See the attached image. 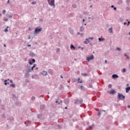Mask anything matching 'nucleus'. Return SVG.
I'll return each mask as SVG.
<instances>
[{
	"label": "nucleus",
	"instance_id": "f257e3e1",
	"mask_svg": "<svg viewBox=\"0 0 130 130\" xmlns=\"http://www.w3.org/2000/svg\"><path fill=\"white\" fill-rule=\"evenodd\" d=\"M118 98L119 99V100H122L123 99H125V96L123 95L122 93H118Z\"/></svg>",
	"mask_w": 130,
	"mask_h": 130
},
{
	"label": "nucleus",
	"instance_id": "f03ea898",
	"mask_svg": "<svg viewBox=\"0 0 130 130\" xmlns=\"http://www.w3.org/2000/svg\"><path fill=\"white\" fill-rule=\"evenodd\" d=\"M41 31H42V28L36 27L35 29L34 34H38V33L41 32Z\"/></svg>",
	"mask_w": 130,
	"mask_h": 130
},
{
	"label": "nucleus",
	"instance_id": "7ed1b4c3",
	"mask_svg": "<svg viewBox=\"0 0 130 130\" xmlns=\"http://www.w3.org/2000/svg\"><path fill=\"white\" fill-rule=\"evenodd\" d=\"M94 59V55H91L89 57H86V60L88 62L90 61V60H93Z\"/></svg>",
	"mask_w": 130,
	"mask_h": 130
},
{
	"label": "nucleus",
	"instance_id": "20e7f679",
	"mask_svg": "<svg viewBox=\"0 0 130 130\" xmlns=\"http://www.w3.org/2000/svg\"><path fill=\"white\" fill-rule=\"evenodd\" d=\"M75 104H82L83 103V100H75Z\"/></svg>",
	"mask_w": 130,
	"mask_h": 130
},
{
	"label": "nucleus",
	"instance_id": "39448f33",
	"mask_svg": "<svg viewBox=\"0 0 130 130\" xmlns=\"http://www.w3.org/2000/svg\"><path fill=\"white\" fill-rule=\"evenodd\" d=\"M54 0H51V2L48 1V4L51 7H54V8H55V4H54Z\"/></svg>",
	"mask_w": 130,
	"mask_h": 130
},
{
	"label": "nucleus",
	"instance_id": "423d86ee",
	"mask_svg": "<svg viewBox=\"0 0 130 130\" xmlns=\"http://www.w3.org/2000/svg\"><path fill=\"white\" fill-rule=\"evenodd\" d=\"M108 93H109V94H111V95H114V94H115V93L116 92H115V90L112 89L111 90L108 92Z\"/></svg>",
	"mask_w": 130,
	"mask_h": 130
},
{
	"label": "nucleus",
	"instance_id": "0eeeda50",
	"mask_svg": "<svg viewBox=\"0 0 130 130\" xmlns=\"http://www.w3.org/2000/svg\"><path fill=\"white\" fill-rule=\"evenodd\" d=\"M112 79H117L118 75L117 74H113L112 76Z\"/></svg>",
	"mask_w": 130,
	"mask_h": 130
},
{
	"label": "nucleus",
	"instance_id": "6e6552de",
	"mask_svg": "<svg viewBox=\"0 0 130 130\" xmlns=\"http://www.w3.org/2000/svg\"><path fill=\"white\" fill-rule=\"evenodd\" d=\"M25 124H26V126H29L30 125V124H31V121H27V122H25Z\"/></svg>",
	"mask_w": 130,
	"mask_h": 130
},
{
	"label": "nucleus",
	"instance_id": "1a4fd4ad",
	"mask_svg": "<svg viewBox=\"0 0 130 130\" xmlns=\"http://www.w3.org/2000/svg\"><path fill=\"white\" fill-rule=\"evenodd\" d=\"M45 109V105H41L40 107L41 110H44Z\"/></svg>",
	"mask_w": 130,
	"mask_h": 130
},
{
	"label": "nucleus",
	"instance_id": "9d476101",
	"mask_svg": "<svg viewBox=\"0 0 130 130\" xmlns=\"http://www.w3.org/2000/svg\"><path fill=\"white\" fill-rule=\"evenodd\" d=\"M41 74L43 76H47V72L43 71L41 72Z\"/></svg>",
	"mask_w": 130,
	"mask_h": 130
},
{
	"label": "nucleus",
	"instance_id": "9b49d317",
	"mask_svg": "<svg viewBox=\"0 0 130 130\" xmlns=\"http://www.w3.org/2000/svg\"><path fill=\"white\" fill-rule=\"evenodd\" d=\"M125 90H126V93H128V92H129L130 91V86H128L126 87Z\"/></svg>",
	"mask_w": 130,
	"mask_h": 130
},
{
	"label": "nucleus",
	"instance_id": "f8f14e48",
	"mask_svg": "<svg viewBox=\"0 0 130 130\" xmlns=\"http://www.w3.org/2000/svg\"><path fill=\"white\" fill-rule=\"evenodd\" d=\"M48 73L50 75H52L53 74V70H52V69H49Z\"/></svg>",
	"mask_w": 130,
	"mask_h": 130
},
{
	"label": "nucleus",
	"instance_id": "ddd939ff",
	"mask_svg": "<svg viewBox=\"0 0 130 130\" xmlns=\"http://www.w3.org/2000/svg\"><path fill=\"white\" fill-rule=\"evenodd\" d=\"M84 30H85V28L83 27V26H81L80 27V28L79 31H80V32H83Z\"/></svg>",
	"mask_w": 130,
	"mask_h": 130
},
{
	"label": "nucleus",
	"instance_id": "4468645a",
	"mask_svg": "<svg viewBox=\"0 0 130 130\" xmlns=\"http://www.w3.org/2000/svg\"><path fill=\"white\" fill-rule=\"evenodd\" d=\"M86 41H84V44H88V43H89L90 41L88 39H85Z\"/></svg>",
	"mask_w": 130,
	"mask_h": 130
},
{
	"label": "nucleus",
	"instance_id": "2eb2a0df",
	"mask_svg": "<svg viewBox=\"0 0 130 130\" xmlns=\"http://www.w3.org/2000/svg\"><path fill=\"white\" fill-rule=\"evenodd\" d=\"M69 100H68V99H65L64 100V103L65 104H69Z\"/></svg>",
	"mask_w": 130,
	"mask_h": 130
},
{
	"label": "nucleus",
	"instance_id": "dca6fc26",
	"mask_svg": "<svg viewBox=\"0 0 130 130\" xmlns=\"http://www.w3.org/2000/svg\"><path fill=\"white\" fill-rule=\"evenodd\" d=\"M4 82H5L4 85H5L6 86V85L10 84V82H9L7 80H5Z\"/></svg>",
	"mask_w": 130,
	"mask_h": 130
},
{
	"label": "nucleus",
	"instance_id": "f3484780",
	"mask_svg": "<svg viewBox=\"0 0 130 130\" xmlns=\"http://www.w3.org/2000/svg\"><path fill=\"white\" fill-rule=\"evenodd\" d=\"M29 55H30V56H31V57H33V56H35V54L34 53L31 52L29 53Z\"/></svg>",
	"mask_w": 130,
	"mask_h": 130
},
{
	"label": "nucleus",
	"instance_id": "a211bd4d",
	"mask_svg": "<svg viewBox=\"0 0 130 130\" xmlns=\"http://www.w3.org/2000/svg\"><path fill=\"white\" fill-rule=\"evenodd\" d=\"M14 16V14H12L11 15H6V17H8V18H13V16Z\"/></svg>",
	"mask_w": 130,
	"mask_h": 130
},
{
	"label": "nucleus",
	"instance_id": "6ab92c4d",
	"mask_svg": "<svg viewBox=\"0 0 130 130\" xmlns=\"http://www.w3.org/2000/svg\"><path fill=\"white\" fill-rule=\"evenodd\" d=\"M70 48L71 49H75L76 47L73 45H71Z\"/></svg>",
	"mask_w": 130,
	"mask_h": 130
},
{
	"label": "nucleus",
	"instance_id": "aec40b11",
	"mask_svg": "<svg viewBox=\"0 0 130 130\" xmlns=\"http://www.w3.org/2000/svg\"><path fill=\"white\" fill-rule=\"evenodd\" d=\"M103 40H104V39L101 38H99V42H101V41H103Z\"/></svg>",
	"mask_w": 130,
	"mask_h": 130
},
{
	"label": "nucleus",
	"instance_id": "412c9836",
	"mask_svg": "<svg viewBox=\"0 0 130 130\" xmlns=\"http://www.w3.org/2000/svg\"><path fill=\"white\" fill-rule=\"evenodd\" d=\"M63 86L62 85L60 84L59 87V90H61V89H63Z\"/></svg>",
	"mask_w": 130,
	"mask_h": 130
},
{
	"label": "nucleus",
	"instance_id": "4be33fe9",
	"mask_svg": "<svg viewBox=\"0 0 130 130\" xmlns=\"http://www.w3.org/2000/svg\"><path fill=\"white\" fill-rule=\"evenodd\" d=\"M81 75L83 76V77H87V76H88V75L86 73H82Z\"/></svg>",
	"mask_w": 130,
	"mask_h": 130
},
{
	"label": "nucleus",
	"instance_id": "5701e85b",
	"mask_svg": "<svg viewBox=\"0 0 130 130\" xmlns=\"http://www.w3.org/2000/svg\"><path fill=\"white\" fill-rule=\"evenodd\" d=\"M78 83H80V84H82V83H83V81L82 80H80V78H78Z\"/></svg>",
	"mask_w": 130,
	"mask_h": 130
},
{
	"label": "nucleus",
	"instance_id": "b1692460",
	"mask_svg": "<svg viewBox=\"0 0 130 130\" xmlns=\"http://www.w3.org/2000/svg\"><path fill=\"white\" fill-rule=\"evenodd\" d=\"M35 67H36V64H34V66H33V67H31V68L30 70H31V71H33V70L34 69V68H35Z\"/></svg>",
	"mask_w": 130,
	"mask_h": 130
},
{
	"label": "nucleus",
	"instance_id": "393cba45",
	"mask_svg": "<svg viewBox=\"0 0 130 130\" xmlns=\"http://www.w3.org/2000/svg\"><path fill=\"white\" fill-rule=\"evenodd\" d=\"M124 56L127 57V59H130L129 57L128 56V55H126V54H124Z\"/></svg>",
	"mask_w": 130,
	"mask_h": 130
},
{
	"label": "nucleus",
	"instance_id": "a878e982",
	"mask_svg": "<svg viewBox=\"0 0 130 130\" xmlns=\"http://www.w3.org/2000/svg\"><path fill=\"white\" fill-rule=\"evenodd\" d=\"M42 114H39L38 115V118H40V117H41V116H42Z\"/></svg>",
	"mask_w": 130,
	"mask_h": 130
},
{
	"label": "nucleus",
	"instance_id": "bb28decb",
	"mask_svg": "<svg viewBox=\"0 0 130 130\" xmlns=\"http://www.w3.org/2000/svg\"><path fill=\"white\" fill-rule=\"evenodd\" d=\"M2 118H6V114H3L2 115Z\"/></svg>",
	"mask_w": 130,
	"mask_h": 130
},
{
	"label": "nucleus",
	"instance_id": "cd10ccee",
	"mask_svg": "<svg viewBox=\"0 0 130 130\" xmlns=\"http://www.w3.org/2000/svg\"><path fill=\"white\" fill-rule=\"evenodd\" d=\"M10 87H13V88H15L16 86H15L14 84H10Z\"/></svg>",
	"mask_w": 130,
	"mask_h": 130
},
{
	"label": "nucleus",
	"instance_id": "c85d7f7f",
	"mask_svg": "<svg viewBox=\"0 0 130 130\" xmlns=\"http://www.w3.org/2000/svg\"><path fill=\"white\" fill-rule=\"evenodd\" d=\"M126 72V69L125 68H123L122 70V73H125Z\"/></svg>",
	"mask_w": 130,
	"mask_h": 130
},
{
	"label": "nucleus",
	"instance_id": "c756f323",
	"mask_svg": "<svg viewBox=\"0 0 130 130\" xmlns=\"http://www.w3.org/2000/svg\"><path fill=\"white\" fill-rule=\"evenodd\" d=\"M88 88H92L93 87V85H92V84H89L88 85Z\"/></svg>",
	"mask_w": 130,
	"mask_h": 130
},
{
	"label": "nucleus",
	"instance_id": "7c9ffc66",
	"mask_svg": "<svg viewBox=\"0 0 130 130\" xmlns=\"http://www.w3.org/2000/svg\"><path fill=\"white\" fill-rule=\"evenodd\" d=\"M109 31L110 32V33H112V32H113V31L112 30V28H109Z\"/></svg>",
	"mask_w": 130,
	"mask_h": 130
},
{
	"label": "nucleus",
	"instance_id": "2f4dec72",
	"mask_svg": "<svg viewBox=\"0 0 130 130\" xmlns=\"http://www.w3.org/2000/svg\"><path fill=\"white\" fill-rule=\"evenodd\" d=\"M55 100H56L55 101V103H58V105H60V103L59 102H58V100L57 99H55Z\"/></svg>",
	"mask_w": 130,
	"mask_h": 130
},
{
	"label": "nucleus",
	"instance_id": "473e14b6",
	"mask_svg": "<svg viewBox=\"0 0 130 130\" xmlns=\"http://www.w3.org/2000/svg\"><path fill=\"white\" fill-rule=\"evenodd\" d=\"M72 7L74 9H76V8H77V5L76 4H73V5H72Z\"/></svg>",
	"mask_w": 130,
	"mask_h": 130
},
{
	"label": "nucleus",
	"instance_id": "72a5a7b5",
	"mask_svg": "<svg viewBox=\"0 0 130 130\" xmlns=\"http://www.w3.org/2000/svg\"><path fill=\"white\" fill-rule=\"evenodd\" d=\"M29 64H30V66H32V64H33V62H32V61H31V60H30L28 62Z\"/></svg>",
	"mask_w": 130,
	"mask_h": 130
},
{
	"label": "nucleus",
	"instance_id": "f704fd0d",
	"mask_svg": "<svg viewBox=\"0 0 130 130\" xmlns=\"http://www.w3.org/2000/svg\"><path fill=\"white\" fill-rule=\"evenodd\" d=\"M126 11H130V8L128 7H127L126 8Z\"/></svg>",
	"mask_w": 130,
	"mask_h": 130
},
{
	"label": "nucleus",
	"instance_id": "c9c22d12",
	"mask_svg": "<svg viewBox=\"0 0 130 130\" xmlns=\"http://www.w3.org/2000/svg\"><path fill=\"white\" fill-rule=\"evenodd\" d=\"M32 70L30 69L27 70V73H30Z\"/></svg>",
	"mask_w": 130,
	"mask_h": 130
},
{
	"label": "nucleus",
	"instance_id": "e433bc0d",
	"mask_svg": "<svg viewBox=\"0 0 130 130\" xmlns=\"http://www.w3.org/2000/svg\"><path fill=\"white\" fill-rule=\"evenodd\" d=\"M31 61H32V62L33 63H34L35 62V61H36L35 59H31Z\"/></svg>",
	"mask_w": 130,
	"mask_h": 130
},
{
	"label": "nucleus",
	"instance_id": "4c0bfd02",
	"mask_svg": "<svg viewBox=\"0 0 130 130\" xmlns=\"http://www.w3.org/2000/svg\"><path fill=\"white\" fill-rule=\"evenodd\" d=\"M59 51H60V49L59 48L56 49V52H59Z\"/></svg>",
	"mask_w": 130,
	"mask_h": 130
},
{
	"label": "nucleus",
	"instance_id": "58836bf2",
	"mask_svg": "<svg viewBox=\"0 0 130 130\" xmlns=\"http://www.w3.org/2000/svg\"><path fill=\"white\" fill-rule=\"evenodd\" d=\"M31 4H32V5H36V1L32 2L31 3Z\"/></svg>",
	"mask_w": 130,
	"mask_h": 130
},
{
	"label": "nucleus",
	"instance_id": "ea45409f",
	"mask_svg": "<svg viewBox=\"0 0 130 130\" xmlns=\"http://www.w3.org/2000/svg\"><path fill=\"white\" fill-rule=\"evenodd\" d=\"M112 85H111V84L108 85V88H112Z\"/></svg>",
	"mask_w": 130,
	"mask_h": 130
},
{
	"label": "nucleus",
	"instance_id": "a19ab883",
	"mask_svg": "<svg viewBox=\"0 0 130 130\" xmlns=\"http://www.w3.org/2000/svg\"><path fill=\"white\" fill-rule=\"evenodd\" d=\"M31 99V100H35V96H32Z\"/></svg>",
	"mask_w": 130,
	"mask_h": 130
},
{
	"label": "nucleus",
	"instance_id": "79ce46f5",
	"mask_svg": "<svg viewBox=\"0 0 130 130\" xmlns=\"http://www.w3.org/2000/svg\"><path fill=\"white\" fill-rule=\"evenodd\" d=\"M88 39H90V40H93V39H94V38L93 37H89L88 38Z\"/></svg>",
	"mask_w": 130,
	"mask_h": 130
},
{
	"label": "nucleus",
	"instance_id": "37998d69",
	"mask_svg": "<svg viewBox=\"0 0 130 130\" xmlns=\"http://www.w3.org/2000/svg\"><path fill=\"white\" fill-rule=\"evenodd\" d=\"M83 88H84V87L83 86V85L80 86L81 90H83Z\"/></svg>",
	"mask_w": 130,
	"mask_h": 130
},
{
	"label": "nucleus",
	"instance_id": "c03bdc74",
	"mask_svg": "<svg viewBox=\"0 0 130 130\" xmlns=\"http://www.w3.org/2000/svg\"><path fill=\"white\" fill-rule=\"evenodd\" d=\"M119 4H120V5H121V4H122V1L121 0H120L119 1Z\"/></svg>",
	"mask_w": 130,
	"mask_h": 130
},
{
	"label": "nucleus",
	"instance_id": "a18cd8bd",
	"mask_svg": "<svg viewBox=\"0 0 130 130\" xmlns=\"http://www.w3.org/2000/svg\"><path fill=\"white\" fill-rule=\"evenodd\" d=\"M4 31H5V32H8L9 31V30L8 29V28H5Z\"/></svg>",
	"mask_w": 130,
	"mask_h": 130
},
{
	"label": "nucleus",
	"instance_id": "49530a36",
	"mask_svg": "<svg viewBox=\"0 0 130 130\" xmlns=\"http://www.w3.org/2000/svg\"><path fill=\"white\" fill-rule=\"evenodd\" d=\"M116 49H117V50H118V51H120V48H119V47H117V48H116Z\"/></svg>",
	"mask_w": 130,
	"mask_h": 130
},
{
	"label": "nucleus",
	"instance_id": "de8ad7c7",
	"mask_svg": "<svg viewBox=\"0 0 130 130\" xmlns=\"http://www.w3.org/2000/svg\"><path fill=\"white\" fill-rule=\"evenodd\" d=\"M84 15H88L89 13L87 12H84Z\"/></svg>",
	"mask_w": 130,
	"mask_h": 130
},
{
	"label": "nucleus",
	"instance_id": "09e8293b",
	"mask_svg": "<svg viewBox=\"0 0 130 130\" xmlns=\"http://www.w3.org/2000/svg\"><path fill=\"white\" fill-rule=\"evenodd\" d=\"M3 14L5 15L6 14V10H3Z\"/></svg>",
	"mask_w": 130,
	"mask_h": 130
},
{
	"label": "nucleus",
	"instance_id": "8fccbe9b",
	"mask_svg": "<svg viewBox=\"0 0 130 130\" xmlns=\"http://www.w3.org/2000/svg\"><path fill=\"white\" fill-rule=\"evenodd\" d=\"M89 128L90 129L92 130L93 129V127H92L91 126H89Z\"/></svg>",
	"mask_w": 130,
	"mask_h": 130
},
{
	"label": "nucleus",
	"instance_id": "3c124183",
	"mask_svg": "<svg viewBox=\"0 0 130 130\" xmlns=\"http://www.w3.org/2000/svg\"><path fill=\"white\" fill-rule=\"evenodd\" d=\"M28 76V74H25L24 75V77H25V78H27Z\"/></svg>",
	"mask_w": 130,
	"mask_h": 130
},
{
	"label": "nucleus",
	"instance_id": "603ef678",
	"mask_svg": "<svg viewBox=\"0 0 130 130\" xmlns=\"http://www.w3.org/2000/svg\"><path fill=\"white\" fill-rule=\"evenodd\" d=\"M130 24V21H128L127 23V26H128Z\"/></svg>",
	"mask_w": 130,
	"mask_h": 130
},
{
	"label": "nucleus",
	"instance_id": "864d4df0",
	"mask_svg": "<svg viewBox=\"0 0 130 130\" xmlns=\"http://www.w3.org/2000/svg\"><path fill=\"white\" fill-rule=\"evenodd\" d=\"M98 115L100 116V115H101V113H100V112H98Z\"/></svg>",
	"mask_w": 130,
	"mask_h": 130
},
{
	"label": "nucleus",
	"instance_id": "5fc2aeb1",
	"mask_svg": "<svg viewBox=\"0 0 130 130\" xmlns=\"http://www.w3.org/2000/svg\"><path fill=\"white\" fill-rule=\"evenodd\" d=\"M35 77V76H34V75H32V76H31V78H32V79H34Z\"/></svg>",
	"mask_w": 130,
	"mask_h": 130
},
{
	"label": "nucleus",
	"instance_id": "6e6d98bb",
	"mask_svg": "<svg viewBox=\"0 0 130 130\" xmlns=\"http://www.w3.org/2000/svg\"><path fill=\"white\" fill-rule=\"evenodd\" d=\"M5 21L6 22H8V21H9V20H8V19H5Z\"/></svg>",
	"mask_w": 130,
	"mask_h": 130
},
{
	"label": "nucleus",
	"instance_id": "4d7b16f0",
	"mask_svg": "<svg viewBox=\"0 0 130 130\" xmlns=\"http://www.w3.org/2000/svg\"><path fill=\"white\" fill-rule=\"evenodd\" d=\"M113 9H114V11H116V7H114Z\"/></svg>",
	"mask_w": 130,
	"mask_h": 130
},
{
	"label": "nucleus",
	"instance_id": "13d9d810",
	"mask_svg": "<svg viewBox=\"0 0 130 130\" xmlns=\"http://www.w3.org/2000/svg\"><path fill=\"white\" fill-rule=\"evenodd\" d=\"M30 46H31V45H29V44H28V45H27V47H30Z\"/></svg>",
	"mask_w": 130,
	"mask_h": 130
},
{
	"label": "nucleus",
	"instance_id": "bf43d9fd",
	"mask_svg": "<svg viewBox=\"0 0 130 130\" xmlns=\"http://www.w3.org/2000/svg\"><path fill=\"white\" fill-rule=\"evenodd\" d=\"M85 49V48H84V47H81V50H83V49Z\"/></svg>",
	"mask_w": 130,
	"mask_h": 130
},
{
	"label": "nucleus",
	"instance_id": "052dcab7",
	"mask_svg": "<svg viewBox=\"0 0 130 130\" xmlns=\"http://www.w3.org/2000/svg\"><path fill=\"white\" fill-rule=\"evenodd\" d=\"M7 4H10V0H8Z\"/></svg>",
	"mask_w": 130,
	"mask_h": 130
},
{
	"label": "nucleus",
	"instance_id": "680f3d73",
	"mask_svg": "<svg viewBox=\"0 0 130 130\" xmlns=\"http://www.w3.org/2000/svg\"><path fill=\"white\" fill-rule=\"evenodd\" d=\"M111 8H114V5H112L111 6Z\"/></svg>",
	"mask_w": 130,
	"mask_h": 130
},
{
	"label": "nucleus",
	"instance_id": "e2e57ef3",
	"mask_svg": "<svg viewBox=\"0 0 130 130\" xmlns=\"http://www.w3.org/2000/svg\"><path fill=\"white\" fill-rule=\"evenodd\" d=\"M123 24L124 25H127V23L126 22H124Z\"/></svg>",
	"mask_w": 130,
	"mask_h": 130
},
{
	"label": "nucleus",
	"instance_id": "0e129e2a",
	"mask_svg": "<svg viewBox=\"0 0 130 130\" xmlns=\"http://www.w3.org/2000/svg\"><path fill=\"white\" fill-rule=\"evenodd\" d=\"M28 31H31V28L30 27L28 28Z\"/></svg>",
	"mask_w": 130,
	"mask_h": 130
},
{
	"label": "nucleus",
	"instance_id": "69168bd1",
	"mask_svg": "<svg viewBox=\"0 0 130 130\" xmlns=\"http://www.w3.org/2000/svg\"><path fill=\"white\" fill-rule=\"evenodd\" d=\"M10 83H13V81H12V80H10Z\"/></svg>",
	"mask_w": 130,
	"mask_h": 130
},
{
	"label": "nucleus",
	"instance_id": "338daca9",
	"mask_svg": "<svg viewBox=\"0 0 130 130\" xmlns=\"http://www.w3.org/2000/svg\"><path fill=\"white\" fill-rule=\"evenodd\" d=\"M127 3H129L130 0H126Z\"/></svg>",
	"mask_w": 130,
	"mask_h": 130
},
{
	"label": "nucleus",
	"instance_id": "774afa93",
	"mask_svg": "<svg viewBox=\"0 0 130 130\" xmlns=\"http://www.w3.org/2000/svg\"><path fill=\"white\" fill-rule=\"evenodd\" d=\"M105 63H107V61L106 60H105Z\"/></svg>",
	"mask_w": 130,
	"mask_h": 130
}]
</instances>
